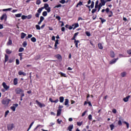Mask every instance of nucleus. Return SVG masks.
Instances as JSON below:
<instances>
[{"label":"nucleus","instance_id":"f257e3e1","mask_svg":"<svg viewBox=\"0 0 131 131\" xmlns=\"http://www.w3.org/2000/svg\"><path fill=\"white\" fill-rule=\"evenodd\" d=\"M18 106V105L17 103L13 104V106L10 107V109H11V110L14 112V111H16V108H17Z\"/></svg>","mask_w":131,"mask_h":131},{"label":"nucleus","instance_id":"f03ea898","mask_svg":"<svg viewBox=\"0 0 131 131\" xmlns=\"http://www.w3.org/2000/svg\"><path fill=\"white\" fill-rule=\"evenodd\" d=\"M36 103L37 105H38L39 106V107H40V108H42V107L46 106L45 104H42L40 102L38 101V100H36Z\"/></svg>","mask_w":131,"mask_h":131},{"label":"nucleus","instance_id":"7ed1b4c3","mask_svg":"<svg viewBox=\"0 0 131 131\" xmlns=\"http://www.w3.org/2000/svg\"><path fill=\"white\" fill-rule=\"evenodd\" d=\"M10 101V99L3 100L2 101V104H3V105H9Z\"/></svg>","mask_w":131,"mask_h":131},{"label":"nucleus","instance_id":"20e7f679","mask_svg":"<svg viewBox=\"0 0 131 131\" xmlns=\"http://www.w3.org/2000/svg\"><path fill=\"white\" fill-rule=\"evenodd\" d=\"M24 91L20 88H17L15 90L16 94H21L22 93H24Z\"/></svg>","mask_w":131,"mask_h":131},{"label":"nucleus","instance_id":"39448f33","mask_svg":"<svg viewBox=\"0 0 131 131\" xmlns=\"http://www.w3.org/2000/svg\"><path fill=\"white\" fill-rule=\"evenodd\" d=\"M13 127H14V124H9L7 125V128L8 130H12Z\"/></svg>","mask_w":131,"mask_h":131},{"label":"nucleus","instance_id":"423d86ee","mask_svg":"<svg viewBox=\"0 0 131 131\" xmlns=\"http://www.w3.org/2000/svg\"><path fill=\"white\" fill-rule=\"evenodd\" d=\"M2 85L3 86V88L5 89V90H6V91L7 90H9V89H10V86H8V85H7V84H6V82H4L2 83Z\"/></svg>","mask_w":131,"mask_h":131},{"label":"nucleus","instance_id":"0eeeda50","mask_svg":"<svg viewBox=\"0 0 131 131\" xmlns=\"http://www.w3.org/2000/svg\"><path fill=\"white\" fill-rule=\"evenodd\" d=\"M7 14H4L1 17V20H4L5 19V21H7Z\"/></svg>","mask_w":131,"mask_h":131},{"label":"nucleus","instance_id":"6e6552de","mask_svg":"<svg viewBox=\"0 0 131 131\" xmlns=\"http://www.w3.org/2000/svg\"><path fill=\"white\" fill-rule=\"evenodd\" d=\"M117 60H118V58L113 59L110 62V64H114L115 63H116V61H117Z\"/></svg>","mask_w":131,"mask_h":131},{"label":"nucleus","instance_id":"1a4fd4ad","mask_svg":"<svg viewBox=\"0 0 131 131\" xmlns=\"http://www.w3.org/2000/svg\"><path fill=\"white\" fill-rule=\"evenodd\" d=\"M110 56L112 58H114V57H115V53H114V51H111Z\"/></svg>","mask_w":131,"mask_h":131},{"label":"nucleus","instance_id":"9d476101","mask_svg":"<svg viewBox=\"0 0 131 131\" xmlns=\"http://www.w3.org/2000/svg\"><path fill=\"white\" fill-rule=\"evenodd\" d=\"M72 129H73V125H70L68 127V130L72 131Z\"/></svg>","mask_w":131,"mask_h":131},{"label":"nucleus","instance_id":"9b49d317","mask_svg":"<svg viewBox=\"0 0 131 131\" xmlns=\"http://www.w3.org/2000/svg\"><path fill=\"white\" fill-rule=\"evenodd\" d=\"M62 111L61 109H58L57 111V116H60L61 115V112Z\"/></svg>","mask_w":131,"mask_h":131},{"label":"nucleus","instance_id":"f8f14e48","mask_svg":"<svg viewBox=\"0 0 131 131\" xmlns=\"http://www.w3.org/2000/svg\"><path fill=\"white\" fill-rule=\"evenodd\" d=\"M126 72H123L121 73V76L122 77H125V76H126Z\"/></svg>","mask_w":131,"mask_h":131},{"label":"nucleus","instance_id":"ddd939ff","mask_svg":"<svg viewBox=\"0 0 131 131\" xmlns=\"http://www.w3.org/2000/svg\"><path fill=\"white\" fill-rule=\"evenodd\" d=\"M19 75H23L24 76H26V73H24V72L19 71L18 72Z\"/></svg>","mask_w":131,"mask_h":131},{"label":"nucleus","instance_id":"4468645a","mask_svg":"<svg viewBox=\"0 0 131 131\" xmlns=\"http://www.w3.org/2000/svg\"><path fill=\"white\" fill-rule=\"evenodd\" d=\"M14 85H17L18 84V79L17 78H14L13 80Z\"/></svg>","mask_w":131,"mask_h":131},{"label":"nucleus","instance_id":"2eb2a0df","mask_svg":"<svg viewBox=\"0 0 131 131\" xmlns=\"http://www.w3.org/2000/svg\"><path fill=\"white\" fill-rule=\"evenodd\" d=\"M80 41L79 40H75V41H74L76 48H78V43H79Z\"/></svg>","mask_w":131,"mask_h":131},{"label":"nucleus","instance_id":"dca6fc26","mask_svg":"<svg viewBox=\"0 0 131 131\" xmlns=\"http://www.w3.org/2000/svg\"><path fill=\"white\" fill-rule=\"evenodd\" d=\"M12 41L11 40V39L9 38L7 43V46H11V45H12Z\"/></svg>","mask_w":131,"mask_h":131},{"label":"nucleus","instance_id":"f3484780","mask_svg":"<svg viewBox=\"0 0 131 131\" xmlns=\"http://www.w3.org/2000/svg\"><path fill=\"white\" fill-rule=\"evenodd\" d=\"M130 97V96H128L124 98L123 99L124 102H128V99H129Z\"/></svg>","mask_w":131,"mask_h":131},{"label":"nucleus","instance_id":"a211bd4d","mask_svg":"<svg viewBox=\"0 0 131 131\" xmlns=\"http://www.w3.org/2000/svg\"><path fill=\"white\" fill-rule=\"evenodd\" d=\"M59 102L60 103H63V102H64V97L63 96L59 97Z\"/></svg>","mask_w":131,"mask_h":131},{"label":"nucleus","instance_id":"6ab92c4d","mask_svg":"<svg viewBox=\"0 0 131 131\" xmlns=\"http://www.w3.org/2000/svg\"><path fill=\"white\" fill-rule=\"evenodd\" d=\"M9 60V56L6 54L5 55V63L6 62H8V60Z\"/></svg>","mask_w":131,"mask_h":131},{"label":"nucleus","instance_id":"aec40b11","mask_svg":"<svg viewBox=\"0 0 131 131\" xmlns=\"http://www.w3.org/2000/svg\"><path fill=\"white\" fill-rule=\"evenodd\" d=\"M69 103V100L68 99H66L65 102H64L65 106H67V105H68Z\"/></svg>","mask_w":131,"mask_h":131},{"label":"nucleus","instance_id":"412c9836","mask_svg":"<svg viewBox=\"0 0 131 131\" xmlns=\"http://www.w3.org/2000/svg\"><path fill=\"white\" fill-rule=\"evenodd\" d=\"M98 46L100 50H103V46H102V43H99Z\"/></svg>","mask_w":131,"mask_h":131},{"label":"nucleus","instance_id":"4be33fe9","mask_svg":"<svg viewBox=\"0 0 131 131\" xmlns=\"http://www.w3.org/2000/svg\"><path fill=\"white\" fill-rule=\"evenodd\" d=\"M107 14H108V17L110 18L113 16V12L112 11H110Z\"/></svg>","mask_w":131,"mask_h":131},{"label":"nucleus","instance_id":"5701e85b","mask_svg":"<svg viewBox=\"0 0 131 131\" xmlns=\"http://www.w3.org/2000/svg\"><path fill=\"white\" fill-rule=\"evenodd\" d=\"M43 9V7L39 8L38 10H37V13L39 14H40L41 13V11H42Z\"/></svg>","mask_w":131,"mask_h":131},{"label":"nucleus","instance_id":"b1692460","mask_svg":"<svg viewBox=\"0 0 131 131\" xmlns=\"http://www.w3.org/2000/svg\"><path fill=\"white\" fill-rule=\"evenodd\" d=\"M48 8H49V4H48L47 3L45 4L43 9H45V10H46V9H48Z\"/></svg>","mask_w":131,"mask_h":131},{"label":"nucleus","instance_id":"393cba45","mask_svg":"<svg viewBox=\"0 0 131 131\" xmlns=\"http://www.w3.org/2000/svg\"><path fill=\"white\" fill-rule=\"evenodd\" d=\"M123 123H124L125 124H126L127 128H129V123H128L126 121H124Z\"/></svg>","mask_w":131,"mask_h":131},{"label":"nucleus","instance_id":"a878e982","mask_svg":"<svg viewBox=\"0 0 131 131\" xmlns=\"http://www.w3.org/2000/svg\"><path fill=\"white\" fill-rule=\"evenodd\" d=\"M102 6H105V5L106 4V1L105 2V0H100Z\"/></svg>","mask_w":131,"mask_h":131},{"label":"nucleus","instance_id":"bb28decb","mask_svg":"<svg viewBox=\"0 0 131 131\" xmlns=\"http://www.w3.org/2000/svg\"><path fill=\"white\" fill-rule=\"evenodd\" d=\"M110 127L111 128V130L114 129V127H115L114 124H112L110 125Z\"/></svg>","mask_w":131,"mask_h":131},{"label":"nucleus","instance_id":"cd10ccee","mask_svg":"<svg viewBox=\"0 0 131 131\" xmlns=\"http://www.w3.org/2000/svg\"><path fill=\"white\" fill-rule=\"evenodd\" d=\"M75 27L73 28V30L75 29V28H77V27H79V25L78 24V23H76L74 24Z\"/></svg>","mask_w":131,"mask_h":131},{"label":"nucleus","instance_id":"c85d7f7f","mask_svg":"<svg viewBox=\"0 0 131 131\" xmlns=\"http://www.w3.org/2000/svg\"><path fill=\"white\" fill-rule=\"evenodd\" d=\"M25 36H26V34H25L24 33H21V38H24V37H25Z\"/></svg>","mask_w":131,"mask_h":131},{"label":"nucleus","instance_id":"c756f323","mask_svg":"<svg viewBox=\"0 0 131 131\" xmlns=\"http://www.w3.org/2000/svg\"><path fill=\"white\" fill-rule=\"evenodd\" d=\"M12 10V8H8V9H3V12H7L8 11H11Z\"/></svg>","mask_w":131,"mask_h":131},{"label":"nucleus","instance_id":"7c9ffc66","mask_svg":"<svg viewBox=\"0 0 131 131\" xmlns=\"http://www.w3.org/2000/svg\"><path fill=\"white\" fill-rule=\"evenodd\" d=\"M31 40L33 42H35V41H36V38H35L34 37H33L32 38H31Z\"/></svg>","mask_w":131,"mask_h":131},{"label":"nucleus","instance_id":"2f4dec72","mask_svg":"<svg viewBox=\"0 0 131 131\" xmlns=\"http://www.w3.org/2000/svg\"><path fill=\"white\" fill-rule=\"evenodd\" d=\"M34 123V122H32L31 124L29 126V128L28 129L27 131H29V129H30L32 126V125H33V124Z\"/></svg>","mask_w":131,"mask_h":131},{"label":"nucleus","instance_id":"473e14b6","mask_svg":"<svg viewBox=\"0 0 131 131\" xmlns=\"http://www.w3.org/2000/svg\"><path fill=\"white\" fill-rule=\"evenodd\" d=\"M95 6V2L94 1L92 2V4L90 6L91 9H93L94 8V6Z\"/></svg>","mask_w":131,"mask_h":131},{"label":"nucleus","instance_id":"72a5a7b5","mask_svg":"<svg viewBox=\"0 0 131 131\" xmlns=\"http://www.w3.org/2000/svg\"><path fill=\"white\" fill-rule=\"evenodd\" d=\"M26 46H27V42L24 41L23 43V47H24V48H26Z\"/></svg>","mask_w":131,"mask_h":131},{"label":"nucleus","instance_id":"f704fd0d","mask_svg":"<svg viewBox=\"0 0 131 131\" xmlns=\"http://www.w3.org/2000/svg\"><path fill=\"white\" fill-rule=\"evenodd\" d=\"M21 16H22V13H18L15 14V17H16L17 18H19V17H21Z\"/></svg>","mask_w":131,"mask_h":131},{"label":"nucleus","instance_id":"c9c22d12","mask_svg":"<svg viewBox=\"0 0 131 131\" xmlns=\"http://www.w3.org/2000/svg\"><path fill=\"white\" fill-rule=\"evenodd\" d=\"M48 15V12H47V11H44L42 12V16H43L44 17H46V16H47Z\"/></svg>","mask_w":131,"mask_h":131},{"label":"nucleus","instance_id":"e433bc0d","mask_svg":"<svg viewBox=\"0 0 131 131\" xmlns=\"http://www.w3.org/2000/svg\"><path fill=\"white\" fill-rule=\"evenodd\" d=\"M6 52L7 54H11L12 53V51L9 50V49H6Z\"/></svg>","mask_w":131,"mask_h":131},{"label":"nucleus","instance_id":"4c0bfd02","mask_svg":"<svg viewBox=\"0 0 131 131\" xmlns=\"http://www.w3.org/2000/svg\"><path fill=\"white\" fill-rule=\"evenodd\" d=\"M77 124L78 126H81L82 125V122H77Z\"/></svg>","mask_w":131,"mask_h":131},{"label":"nucleus","instance_id":"58836bf2","mask_svg":"<svg viewBox=\"0 0 131 131\" xmlns=\"http://www.w3.org/2000/svg\"><path fill=\"white\" fill-rule=\"evenodd\" d=\"M79 6H82V2H81V1H80L77 5L76 7L77 8Z\"/></svg>","mask_w":131,"mask_h":131},{"label":"nucleus","instance_id":"ea45409f","mask_svg":"<svg viewBox=\"0 0 131 131\" xmlns=\"http://www.w3.org/2000/svg\"><path fill=\"white\" fill-rule=\"evenodd\" d=\"M36 28L37 30H40V27L38 25H36Z\"/></svg>","mask_w":131,"mask_h":131},{"label":"nucleus","instance_id":"a19ab883","mask_svg":"<svg viewBox=\"0 0 131 131\" xmlns=\"http://www.w3.org/2000/svg\"><path fill=\"white\" fill-rule=\"evenodd\" d=\"M85 34H86V35H87V36H91V32H90L89 31H86L85 32Z\"/></svg>","mask_w":131,"mask_h":131},{"label":"nucleus","instance_id":"79ce46f5","mask_svg":"<svg viewBox=\"0 0 131 131\" xmlns=\"http://www.w3.org/2000/svg\"><path fill=\"white\" fill-rule=\"evenodd\" d=\"M23 51H24V48H20L18 50V52L20 53H21V52H23Z\"/></svg>","mask_w":131,"mask_h":131},{"label":"nucleus","instance_id":"37998d69","mask_svg":"<svg viewBox=\"0 0 131 131\" xmlns=\"http://www.w3.org/2000/svg\"><path fill=\"white\" fill-rule=\"evenodd\" d=\"M27 18L28 19H31V18H32V15L31 14H30V15L27 16Z\"/></svg>","mask_w":131,"mask_h":131},{"label":"nucleus","instance_id":"c03bdc74","mask_svg":"<svg viewBox=\"0 0 131 131\" xmlns=\"http://www.w3.org/2000/svg\"><path fill=\"white\" fill-rule=\"evenodd\" d=\"M40 13H38V12L35 15L36 18H39V15Z\"/></svg>","mask_w":131,"mask_h":131},{"label":"nucleus","instance_id":"a18cd8bd","mask_svg":"<svg viewBox=\"0 0 131 131\" xmlns=\"http://www.w3.org/2000/svg\"><path fill=\"white\" fill-rule=\"evenodd\" d=\"M9 113H10V111H7L5 112V117H7V115H8V114H9Z\"/></svg>","mask_w":131,"mask_h":131},{"label":"nucleus","instance_id":"49530a36","mask_svg":"<svg viewBox=\"0 0 131 131\" xmlns=\"http://www.w3.org/2000/svg\"><path fill=\"white\" fill-rule=\"evenodd\" d=\"M60 75L61 76H64V77H67V76H66V74L65 73H60Z\"/></svg>","mask_w":131,"mask_h":131},{"label":"nucleus","instance_id":"de8ad7c7","mask_svg":"<svg viewBox=\"0 0 131 131\" xmlns=\"http://www.w3.org/2000/svg\"><path fill=\"white\" fill-rule=\"evenodd\" d=\"M57 123H58V124H61V122H62V120H60L58 119L57 120Z\"/></svg>","mask_w":131,"mask_h":131},{"label":"nucleus","instance_id":"09e8293b","mask_svg":"<svg viewBox=\"0 0 131 131\" xmlns=\"http://www.w3.org/2000/svg\"><path fill=\"white\" fill-rule=\"evenodd\" d=\"M59 3H60V4H64L65 3H66V1L65 0H61L59 1Z\"/></svg>","mask_w":131,"mask_h":131},{"label":"nucleus","instance_id":"8fccbe9b","mask_svg":"<svg viewBox=\"0 0 131 131\" xmlns=\"http://www.w3.org/2000/svg\"><path fill=\"white\" fill-rule=\"evenodd\" d=\"M45 10H47L48 13H50V12H51V8L50 7L46 8Z\"/></svg>","mask_w":131,"mask_h":131},{"label":"nucleus","instance_id":"3c124183","mask_svg":"<svg viewBox=\"0 0 131 131\" xmlns=\"http://www.w3.org/2000/svg\"><path fill=\"white\" fill-rule=\"evenodd\" d=\"M41 2L40 0H37L36 1V5H40Z\"/></svg>","mask_w":131,"mask_h":131},{"label":"nucleus","instance_id":"603ef678","mask_svg":"<svg viewBox=\"0 0 131 131\" xmlns=\"http://www.w3.org/2000/svg\"><path fill=\"white\" fill-rule=\"evenodd\" d=\"M43 20H45V17H43V16H40V21L42 22V21H43Z\"/></svg>","mask_w":131,"mask_h":131},{"label":"nucleus","instance_id":"864d4df0","mask_svg":"<svg viewBox=\"0 0 131 131\" xmlns=\"http://www.w3.org/2000/svg\"><path fill=\"white\" fill-rule=\"evenodd\" d=\"M118 125H122V122H121V120H119L118 123Z\"/></svg>","mask_w":131,"mask_h":131},{"label":"nucleus","instance_id":"5fc2aeb1","mask_svg":"<svg viewBox=\"0 0 131 131\" xmlns=\"http://www.w3.org/2000/svg\"><path fill=\"white\" fill-rule=\"evenodd\" d=\"M110 9L108 8H107L106 9H105V12L107 14H108L109 12H110Z\"/></svg>","mask_w":131,"mask_h":131},{"label":"nucleus","instance_id":"6e6d98bb","mask_svg":"<svg viewBox=\"0 0 131 131\" xmlns=\"http://www.w3.org/2000/svg\"><path fill=\"white\" fill-rule=\"evenodd\" d=\"M88 118L89 119V120H92V115H89V116H88Z\"/></svg>","mask_w":131,"mask_h":131},{"label":"nucleus","instance_id":"4d7b16f0","mask_svg":"<svg viewBox=\"0 0 131 131\" xmlns=\"http://www.w3.org/2000/svg\"><path fill=\"white\" fill-rule=\"evenodd\" d=\"M61 7H62V5L59 4V5L56 6L54 8H60Z\"/></svg>","mask_w":131,"mask_h":131},{"label":"nucleus","instance_id":"13d9d810","mask_svg":"<svg viewBox=\"0 0 131 131\" xmlns=\"http://www.w3.org/2000/svg\"><path fill=\"white\" fill-rule=\"evenodd\" d=\"M127 53L128 54V55H131V49L128 50L127 51Z\"/></svg>","mask_w":131,"mask_h":131},{"label":"nucleus","instance_id":"bf43d9fd","mask_svg":"<svg viewBox=\"0 0 131 131\" xmlns=\"http://www.w3.org/2000/svg\"><path fill=\"white\" fill-rule=\"evenodd\" d=\"M26 18H27V16L23 15L21 16V19H23V20H25V19H26Z\"/></svg>","mask_w":131,"mask_h":131},{"label":"nucleus","instance_id":"052dcab7","mask_svg":"<svg viewBox=\"0 0 131 131\" xmlns=\"http://www.w3.org/2000/svg\"><path fill=\"white\" fill-rule=\"evenodd\" d=\"M56 19H57L58 21H60V20H61V17H60L59 16H56Z\"/></svg>","mask_w":131,"mask_h":131},{"label":"nucleus","instance_id":"680f3d73","mask_svg":"<svg viewBox=\"0 0 131 131\" xmlns=\"http://www.w3.org/2000/svg\"><path fill=\"white\" fill-rule=\"evenodd\" d=\"M97 11V9H93V10H92V14H94V13H95L96 12V11Z\"/></svg>","mask_w":131,"mask_h":131},{"label":"nucleus","instance_id":"e2e57ef3","mask_svg":"<svg viewBox=\"0 0 131 131\" xmlns=\"http://www.w3.org/2000/svg\"><path fill=\"white\" fill-rule=\"evenodd\" d=\"M119 58H123V57H124V55H123V54H119Z\"/></svg>","mask_w":131,"mask_h":131},{"label":"nucleus","instance_id":"0e129e2a","mask_svg":"<svg viewBox=\"0 0 131 131\" xmlns=\"http://www.w3.org/2000/svg\"><path fill=\"white\" fill-rule=\"evenodd\" d=\"M59 23H61V27H63V26H64V22L62 21H59Z\"/></svg>","mask_w":131,"mask_h":131},{"label":"nucleus","instance_id":"69168bd1","mask_svg":"<svg viewBox=\"0 0 131 131\" xmlns=\"http://www.w3.org/2000/svg\"><path fill=\"white\" fill-rule=\"evenodd\" d=\"M16 65H19V59H16Z\"/></svg>","mask_w":131,"mask_h":131},{"label":"nucleus","instance_id":"338daca9","mask_svg":"<svg viewBox=\"0 0 131 131\" xmlns=\"http://www.w3.org/2000/svg\"><path fill=\"white\" fill-rule=\"evenodd\" d=\"M86 114V111H85V112H84L82 114V116L83 117V116H84V115H85Z\"/></svg>","mask_w":131,"mask_h":131},{"label":"nucleus","instance_id":"774afa93","mask_svg":"<svg viewBox=\"0 0 131 131\" xmlns=\"http://www.w3.org/2000/svg\"><path fill=\"white\" fill-rule=\"evenodd\" d=\"M113 113H116V112H117V111H116V109H113L112 111Z\"/></svg>","mask_w":131,"mask_h":131}]
</instances>
